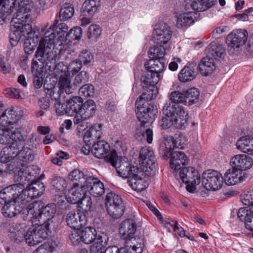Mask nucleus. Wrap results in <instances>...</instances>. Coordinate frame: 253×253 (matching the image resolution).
Wrapping results in <instances>:
<instances>
[{"label":"nucleus","instance_id":"1","mask_svg":"<svg viewBox=\"0 0 253 253\" xmlns=\"http://www.w3.org/2000/svg\"><path fill=\"white\" fill-rule=\"evenodd\" d=\"M16 3V12L11 20L10 40L12 45H16L26 34L32 35L33 30L30 24L26 23L30 16L32 5L25 0H18Z\"/></svg>","mask_w":253,"mask_h":253},{"label":"nucleus","instance_id":"2","mask_svg":"<svg viewBox=\"0 0 253 253\" xmlns=\"http://www.w3.org/2000/svg\"><path fill=\"white\" fill-rule=\"evenodd\" d=\"M154 98L153 94H141L136 101L137 118L142 123L152 122L156 118L158 112L157 108L156 106L149 103Z\"/></svg>","mask_w":253,"mask_h":253},{"label":"nucleus","instance_id":"3","mask_svg":"<svg viewBox=\"0 0 253 253\" xmlns=\"http://www.w3.org/2000/svg\"><path fill=\"white\" fill-rule=\"evenodd\" d=\"M54 211L53 209L47 206H42L40 208L38 203H36L30 204L26 209L25 212H27L28 218L30 219L32 223L35 222L49 227L52 223V219L54 215Z\"/></svg>","mask_w":253,"mask_h":253},{"label":"nucleus","instance_id":"4","mask_svg":"<svg viewBox=\"0 0 253 253\" xmlns=\"http://www.w3.org/2000/svg\"><path fill=\"white\" fill-rule=\"evenodd\" d=\"M20 128L13 130V127L4 129L0 127V143L7 145L10 151L18 150L25 144L26 135L21 134Z\"/></svg>","mask_w":253,"mask_h":253},{"label":"nucleus","instance_id":"5","mask_svg":"<svg viewBox=\"0 0 253 253\" xmlns=\"http://www.w3.org/2000/svg\"><path fill=\"white\" fill-rule=\"evenodd\" d=\"M108 161L116 168L119 174L126 178L129 179L133 174L137 173V171L140 169L136 166H131L128 161L119 159L117 153L115 150L111 152Z\"/></svg>","mask_w":253,"mask_h":253},{"label":"nucleus","instance_id":"6","mask_svg":"<svg viewBox=\"0 0 253 253\" xmlns=\"http://www.w3.org/2000/svg\"><path fill=\"white\" fill-rule=\"evenodd\" d=\"M50 233L49 227L35 223V225L28 229L24 238L29 246H34L46 240Z\"/></svg>","mask_w":253,"mask_h":253},{"label":"nucleus","instance_id":"7","mask_svg":"<svg viewBox=\"0 0 253 253\" xmlns=\"http://www.w3.org/2000/svg\"><path fill=\"white\" fill-rule=\"evenodd\" d=\"M105 205L108 214L113 218L121 217L125 211V205L121 197L114 192L108 193L105 198Z\"/></svg>","mask_w":253,"mask_h":253},{"label":"nucleus","instance_id":"8","mask_svg":"<svg viewBox=\"0 0 253 253\" xmlns=\"http://www.w3.org/2000/svg\"><path fill=\"white\" fill-rule=\"evenodd\" d=\"M202 184L207 190L216 191L221 188L223 183V177L218 171L208 169L204 171L202 175Z\"/></svg>","mask_w":253,"mask_h":253},{"label":"nucleus","instance_id":"9","mask_svg":"<svg viewBox=\"0 0 253 253\" xmlns=\"http://www.w3.org/2000/svg\"><path fill=\"white\" fill-rule=\"evenodd\" d=\"M156 157L153 151L150 147H143L139 152V163L148 175H154L156 170Z\"/></svg>","mask_w":253,"mask_h":253},{"label":"nucleus","instance_id":"10","mask_svg":"<svg viewBox=\"0 0 253 253\" xmlns=\"http://www.w3.org/2000/svg\"><path fill=\"white\" fill-rule=\"evenodd\" d=\"M179 176L182 182L187 184L186 189L189 192H193L196 186L201 181L200 173L193 167L182 168L179 171Z\"/></svg>","mask_w":253,"mask_h":253},{"label":"nucleus","instance_id":"11","mask_svg":"<svg viewBox=\"0 0 253 253\" xmlns=\"http://www.w3.org/2000/svg\"><path fill=\"white\" fill-rule=\"evenodd\" d=\"M159 80L160 77L158 76L157 73H153L147 70L141 78V85L145 90L142 94H153L154 97H156L158 91L155 85Z\"/></svg>","mask_w":253,"mask_h":253},{"label":"nucleus","instance_id":"12","mask_svg":"<svg viewBox=\"0 0 253 253\" xmlns=\"http://www.w3.org/2000/svg\"><path fill=\"white\" fill-rule=\"evenodd\" d=\"M52 46L46 45L41 47L39 45L36 52V58L42 63L45 64L46 68H48L51 64H55L58 53L51 48Z\"/></svg>","mask_w":253,"mask_h":253},{"label":"nucleus","instance_id":"13","mask_svg":"<svg viewBox=\"0 0 253 253\" xmlns=\"http://www.w3.org/2000/svg\"><path fill=\"white\" fill-rule=\"evenodd\" d=\"M151 175L148 174L147 171L140 169L128 180V182L132 189L141 192L148 186L149 176Z\"/></svg>","mask_w":253,"mask_h":253},{"label":"nucleus","instance_id":"14","mask_svg":"<svg viewBox=\"0 0 253 253\" xmlns=\"http://www.w3.org/2000/svg\"><path fill=\"white\" fill-rule=\"evenodd\" d=\"M137 226L135 222L132 219L123 221L120 224V234L122 239L126 240V244H131L133 238H141L133 236L136 232Z\"/></svg>","mask_w":253,"mask_h":253},{"label":"nucleus","instance_id":"15","mask_svg":"<svg viewBox=\"0 0 253 253\" xmlns=\"http://www.w3.org/2000/svg\"><path fill=\"white\" fill-rule=\"evenodd\" d=\"M172 33L170 27L165 23L156 25L153 32L155 42L158 44H166L170 40Z\"/></svg>","mask_w":253,"mask_h":253},{"label":"nucleus","instance_id":"16","mask_svg":"<svg viewBox=\"0 0 253 253\" xmlns=\"http://www.w3.org/2000/svg\"><path fill=\"white\" fill-rule=\"evenodd\" d=\"M248 33L245 29L233 31L227 37L226 43L228 47L234 49L238 48L246 42Z\"/></svg>","mask_w":253,"mask_h":253},{"label":"nucleus","instance_id":"17","mask_svg":"<svg viewBox=\"0 0 253 253\" xmlns=\"http://www.w3.org/2000/svg\"><path fill=\"white\" fill-rule=\"evenodd\" d=\"M84 187L91 195L95 197L102 196L105 192L103 183L92 176H86Z\"/></svg>","mask_w":253,"mask_h":253},{"label":"nucleus","instance_id":"18","mask_svg":"<svg viewBox=\"0 0 253 253\" xmlns=\"http://www.w3.org/2000/svg\"><path fill=\"white\" fill-rule=\"evenodd\" d=\"M22 184H12L3 188L0 192V204H5L17 199L19 191H22Z\"/></svg>","mask_w":253,"mask_h":253},{"label":"nucleus","instance_id":"19","mask_svg":"<svg viewBox=\"0 0 253 253\" xmlns=\"http://www.w3.org/2000/svg\"><path fill=\"white\" fill-rule=\"evenodd\" d=\"M188 113L184 110V115H178L171 121H168L166 119H162L160 121V126L164 129L173 126L177 129H184L188 124Z\"/></svg>","mask_w":253,"mask_h":253},{"label":"nucleus","instance_id":"20","mask_svg":"<svg viewBox=\"0 0 253 253\" xmlns=\"http://www.w3.org/2000/svg\"><path fill=\"white\" fill-rule=\"evenodd\" d=\"M34 166L27 167L23 166L17 171H15L14 176L15 181L19 182V183L26 184V182L33 181L36 177V172L33 170Z\"/></svg>","mask_w":253,"mask_h":253},{"label":"nucleus","instance_id":"21","mask_svg":"<svg viewBox=\"0 0 253 253\" xmlns=\"http://www.w3.org/2000/svg\"><path fill=\"white\" fill-rule=\"evenodd\" d=\"M23 208L22 201L17 198L11 202L5 203L1 211L5 217H12L20 213Z\"/></svg>","mask_w":253,"mask_h":253},{"label":"nucleus","instance_id":"22","mask_svg":"<svg viewBox=\"0 0 253 253\" xmlns=\"http://www.w3.org/2000/svg\"><path fill=\"white\" fill-rule=\"evenodd\" d=\"M66 221L70 228L79 230L85 225L86 219L85 215L83 213L72 211L67 213Z\"/></svg>","mask_w":253,"mask_h":253},{"label":"nucleus","instance_id":"23","mask_svg":"<svg viewBox=\"0 0 253 253\" xmlns=\"http://www.w3.org/2000/svg\"><path fill=\"white\" fill-rule=\"evenodd\" d=\"M41 32L43 33V38L40 41L39 45L43 47L46 45L47 47L53 46L54 45L60 41L59 35L56 31L51 28H47V26L45 25L41 28Z\"/></svg>","mask_w":253,"mask_h":253},{"label":"nucleus","instance_id":"24","mask_svg":"<svg viewBox=\"0 0 253 253\" xmlns=\"http://www.w3.org/2000/svg\"><path fill=\"white\" fill-rule=\"evenodd\" d=\"M252 158L245 154L236 155L230 160V164L233 169L242 171L250 169L253 165Z\"/></svg>","mask_w":253,"mask_h":253},{"label":"nucleus","instance_id":"25","mask_svg":"<svg viewBox=\"0 0 253 253\" xmlns=\"http://www.w3.org/2000/svg\"><path fill=\"white\" fill-rule=\"evenodd\" d=\"M162 111L163 115H165L162 119L171 121L178 115H184V108L178 104L169 101L165 104Z\"/></svg>","mask_w":253,"mask_h":253},{"label":"nucleus","instance_id":"26","mask_svg":"<svg viewBox=\"0 0 253 253\" xmlns=\"http://www.w3.org/2000/svg\"><path fill=\"white\" fill-rule=\"evenodd\" d=\"M96 110L95 103L90 99H88L82 104L80 112L76 113V122L81 120L82 119H89L95 115Z\"/></svg>","mask_w":253,"mask_h":253},{"label":"nucleus","instance_id":"27","mask_svg":"<svg viewBox=\"0 0 253 253\" xmlns=\"http://www.w3.org/2000/svg\"><path fill=\"white\" fill-rule=\"evenodd\" d=\"M20 111L15 110L13 108L6 109L0 116V125L6 126L13 125L20 118Z\"/></svg>","mask_w":253,"mask_h":253},{"label":"nucleus","instance_id":"28","mask_svg":"<svg viewBox=\"0 0 253 253\" xmlns=\"http://www.w3.org/2000/svg\"><path fill=\"white\" fill-rule=\"evenodd\" d=\"M17 1L18 0H0V6L2 5L0 11V25H3L7 20L10 19V15L15 8Z\"/></svg>","mask_w":253,"mask_h":253},{"label":"nucleus","instance_id":"29","mask_svg":"<svg viewBox=\"0 0 253 253\" xmlns=\"http://www.w3.org/2000/svg\"><path fill=\"white\" fill-rule=\"evenodd\" d=\"M223 177L226 185H233L244 181L246 177L242 171L233 168L232 169H228Z\"/></svg>","mask_w":253,"mask_h":253},{"label":"nucleus","instance_id":"30","mask_svg":"<svg viewBox=\"0 0 253 253\" xmlns=\"http://www.w3.org/2000/svg\"><path fill=\"white\" fill-rule=\"evenodd\" d=\"M197 15L195 11H188L180 14L177 17L176 26L178 29L186 28L194 22Z\"/></svg>","mask_w":253,"mask_h":253},{"label":"nucleus","instance_id":"31","mask_svg":"<svg viewBox=\"0 0 253 253\" xmlns=\"http://www.w3.org/2000/svg\"><path fill=\"white\" fill-rule=\"evenodd\" d=\"M198 67L201 74L205 77L212 74L216 68L214 59L209 56L202 58Z\"/></svg>","mask_w":253,"mask_h":253},{"label":"nucleus","instance_id":"32","mask_svg":"<svg viewBox=\"0 0 253 253\" xmlns=\"http://www.w3.org/2000/svg\"><path fill=\"white\" fill-rule=\"evenodd\" d=\"M198 67L196 63H189L180 71L178 74V79L180 82L186 83L195 79L196 76V71Z\"/></svg>","mask_w":253,"mask_h":253},{"label":"nucleus","instance_id":"33","mask_svg":"<svg viewBox=\"0 0 253 253\" xmlns=\"http://www.w3.org/2000/svg\"><path fill=\"white\" fill-rule=\"evenodd\" d=\"M91 152L97 158H105L110 154V145L105 141H98L92 145Z\"/></svg>","mask_w":253,"mask_h":253},{"label":"nucleus","instance_id":"34","mask_svg":"<svg viewBox=\"0 0 253 253\" xmlns=\"http://www.w3.org/2000/svg\"><path fill=\"white\" fill-rule=\"evenodd\" d=\"M100 7V0H86L82 5L81 11L84 15L92 17L99 12Z\"/></svg>","mask_w":253,"mask_h":253},{"label":"nucleus","instance_id":"35","mask_svg":"<svg viewBox=\"0 0 253 253\" xmlns=\"http://www.w3.org/2000/svg\"><path fill=\"white\" fill-rule=\"evenodd\" d=\"M188 163L185 154L181 151H174L171 153L170 166L175 170L181 169L182 167Z\"/></svg>","mask_w":253,"mask_h":253},{"label":"nucleus","instance_id":"36","mask_svg":"<svg viewBox=\"0 0 253 253\" xmlns=\"http://www.w3.org/2000/svg\"><path fill=\"white\" fill-rule=\"evenodd\" d=\"M131 244L119 249L118 253H142L145 242L143 238H133Z\"/></svg>","mask_w":253,"mask_h":253},{"label":"nucleus","instance_id":"37","mask_svg":"<svg viewBox=\"0 0 253 253\" xmlns=\"http://www.w3.org/2000/svg\"><path fill=\"white\" fill-rule=\"evenodd\" d=\"M66 108L69 115L74 117L76 113L80 112V109L83 104V100L81 97L74 96L71 99H67Z\"/></svg>","mask_w":253,"mask_h":253},{"label":"nucleus","instance_id":"38","mask_svg":"<svg viewBox=\"0 0 253 253\" xmlns=\"http://www.w3.org/2000/svg\"><path fill=\"white\" fill-rule=\"evenodd\" d=\"M236 146L243 152L253 155V137L246 136L241 138L237 141Z\"/></svg>","mask_w":253,"mask_h":253},{"label":"nucleus","instance_id":"39","mask_svg":"<svg viewBox=\"0 0 253 253\" xmlns=\"http://www.w3.org/2000/svg\"><path fill=\"white\" fill-rule=\"evenodd\" d=\"M144 66L147 70L153 73H157L160 77L159 74L164 70L165 64L164 60L150 59L145 63Z\"/></svg>","mask_w":253,"mask_h":253},{"label":"nucleus","instance_id":"40","mask_svg":"<svg viewBox=\"0 0 253 253\" xmlns=\"http://www.w3.org/2000/svg\"><path fill=\"white\" fill-rule=\"evenodd\" d=\"M75 186L70 190V195L67 198L68 201L72 204H78L84 196V193L82 189L83 185L79 183H75Z\"/></svg>","mask_w":253,"mask_h":253},{"label":"nucleus","instance_id":"41","mask_svg":"<svg viewBox=\"0 0 253 253\" xmlns=\"http://www.w3.org/2000/svg\"><path fill=\"white\" fill-rule=\"evenodd\" d=\"M29 35V38L32 39V41H33V44L32 45L30 40H27L24 42V46L25 51L28 54H31L32 53L33 51L35 49V47L36 46V44L39 42L40 38V30L38 29L35 30V28L33 29L32 31V34Z\"/></svg>","mask_w":253,"mask_h":253},{"label":"nucleus","instance_id":"42","mask_svg":"<svg viewBox=\"0 0 253 253\" xmlns=\"http://www.w3.org/2000/svg\"><path fill=\"white\" fill-rule=\"evenodd\" d=\"M58 86L59 91L67 94L72 93L76 89L74 85L71 84L70 75L59 77Z\"/></svg>","mask_w":253,"mask_h":253},{"label":"nucleus","instance_id":"43","mask_svg":"<svg viewBox=\"0 0 253 253\" xmlns=\"http://www.w3.org/2000/svg\"><path fill=\"white\" fill-rule=\"evenodd\" d=\"M21 184L23 185V188L22 191H19L18 193V199L22 201V202L24 201L29 202L33 199L39 197V195H37V193L35 192V190H33L31 184H29L25 189L24 185L23 183Z\"/></svg>","mask_w":253,"mask_h":253},{"label":"nucleus","instance_id":"44","mask_svg":"<svg viewBox=\"0 0 253 253\" xmlns=\"http://www.w3.org/2000/svg\"><path fill=\"white\" fill-rule=\"evenodd\" d=\"M21 148L22 149L21 150L19 149L18 150H13L12 151L13 154H16L18 159L23 162L32 161L34 159L35 155L32 150L28 147L24 148V146Z\"/></svg>","mask_w":253,"mask_h":253},{"label":"nucleus","instance_id":"45","mask_svg":"<svg viewBox=\"0 0 253 253\" xmlns=\"http://www.w3.org/2000/svg\"><path fill=\"white\" fill-rule=\"evenodd\" d=\"M96 234L97 232L94 228L85 227L81 232V241L86 244H90L96 238Z\"/></svg>","mask_w":253,"mask_h":253},{"label":"nucleus","instance_id":"46","mask_svg":"<svg viewBox=\"0 0 253 253\" xmlns=\"http://www.w3.org/2000/svg\"><path fill=\"white\" fill-rule=\"evenodd\" d=\"M208 55L214 59V60L221 58L224 53V49L220 44L211 43L208 48Z\"/></svg>","mask_w":253,"mask_h":253},{"label":"nucleus","instance_id":"47","mask_svg":"<svg viewBox=\"0 0 253 253\" xmlns=\"http://www.w3.org/2000/svg\"><path fill=\"white\" fill-rule=\"evenodd\" d=\"M151 47L149 50L150 59L164 60L163 58L166 54V48L163 44H159Z\"/></svg>","mask_w":253,"mask_h":253},{"label":"nucleus","instance_id":"48","mask_svg":"<svg viewBox=\"0 0 253 253\" xmlns=\"http://www.w3.org/2000/svg\"><path fill=\"white\" fill-rule=\"evenodd\" d=\"M48 69L50 71H54L58 78L70 75L69 69H68V65H66L63 62H60L57 64L56 61L55 64H51V65H50Z\"/></svg>","mask_w":253,"mask_h":253},{"label":"nucleus","instance_id":"49","mask_svg":"<svg viewBox=\"0 0 253 253\" xmlns=\"http://www.w3.org/2000/svg\"><path fill=\"white\" fill-rule=\"evenodd\" d=\"M187 105H192L198 101L200 92L196 88H191L185 91Z\"/></svg>","mask_w":253,"mask_h":253},{"label":"nucleus","instance_id":"50","mask_svg":"<svg viewBox=\"0 0 253 253\" xmlns=\"http://www.w3.org/2000/svg\"><path fill=\"white\" fill-rule=\"evenodd\" d=\"M175 144L171 139L165 140L160 147V150L163 154V157L167 158L171 156V153H173V148Z\"/></svg>","mask_w":253,"mask_h":253},{"label":"nucleus","instance_id":"51","mask_svg":"<svg viewBox=\"0 0 253 253\" xmlns=\"http://www.w3.org/2000/svg\"><path fill=\"white\" fill-rule=\"evenodd\" d=\"M75 13L74 7L69 4H65L60 11V18L61 20H67L71 18Z\"/></svg>","mask_w":253,"mask_h":253},{"label":"nucleus","instance_id":"52","mask_svg":"<svg viewBox=\"0 0 253 253\" xmlns=\"http://www.w3.org/2000/svg\"><path fill=\"white\" fill-rule=\"evenodd\" d=\"M169 99L170 102L176 104L182 103L186 105V101L185 99V91L180 92L179 91H173L170 94Z\"/></svg>","mask_w":253,"mask_h":253},{"label":"nucleus","instance_id":"53","mask_svg":"<svg viewBox=\"0 0 253 253\" xmlns=\"http://www.w3.org/2000/svg\"><path fill=\"white\" fill-rule=\"evenodd\" d=\"M253 214V208H241L239 210L237 215L240 220L245 221V224L246 225V222L250 219Z\"/></svg>","mask_w":253,"mask_h":253},{"label":"nucleus","instance_id":"54","mask_svg":"<svg viewBox=\"0 0 253 253\" xmlns=\"http://www.w3.org/2000/svg\"><path fill=\"white\" fill-rule=\"evenodd\" d=\"M93 59V55L86 49L82 50L79 55L78 60L84 65H87Z\"/></svg>","mask_w":253,"mask_h":253},{"label":"nucleus","instance_id":"55","mask_svg":"<svg viewBox=\"0 0 253 253\" xmlns=\"http://www.w3.org/2000/svg\"><path fill=\"white\" fill-rule=\"evenodd\" d=\"M88 74L86 71H82L75 77L73 82L74 86H79L81 84L88 82Z\"/></svg>","mask_w":253,"mask_h":253},{"label":"nucleus","instance_id":"56","mask_svg":"<svg viewBox=\"0 0 253 253\" xmlns=\"http://www.w3.org/2000/svg\"><path fill=\"white\" fill-rule=\"evenodd\" d=\"M89 35L88 38L92 40H96L100 37L102 30L101 27L96 24H92L88 28Z\"/></svg>","mask_w":253,"mask_h":253},{"label":"nucleus","instance_id":"57","mask_svg":"<svg viewBox=\"0 0 253 253\" xmlns=\"http://www.w3.org/2000/svg\"><path fill=\"white\" fill-rule=\"evenodd\" d=\"M68 27L66 24L61 23L58 25L55 31L59 35L58 38H60V42L67 40V34H68Z\"/></svg>","mask_w":253,"mask_h":253},{"label":"nucleus","instance_id":"58","mask_svg":"<svg viewBox=\"0 0 253 253\" xmlns=\"http://www.w3.org/2000/svg\"><path fill=\"white\" fill-rule=\"evenodd\" d=\"M79 93L80 96L85 97L93 96L94 87L91 84H84L80 88Z\"/></svg>","mask_w":253,"mask_h":253},{"label":"nucleus","instance_id":"59","mask_svg":"<svg viewBox=\"0 0 253 253\" xmlns=\"http://www.w3.org/2000/svg\"><path fill=\"white\" fill-rule=\"evenodd\" d=\"M78 204L80 207L85 212L90 211L92 207V201L89 196H84Z\"/></svg>","mask_w":253,"mask_h":253},{"label":"nucleus","instance_id":"60","mask_svg":"<svg viewBox=\"0 0 253 253\" xmlns=\"http://www.w3.org/2000/svg\"><path fill=\"white\" fill-rule=\"evenodd\" d=\"M82 36V29L80 27H76L72 29L67 34V40H80Z\"/></svg>","mask_w":253,"mask_h":253},{"label":"nucleus","instance_id":"61","mask_svg":"<svg viewBox=\"0 0 253 253\" xmlns=\"http://www.w3.org/2000/svg\"><path fill=\"white\" fill-rule=\"evenodd\" d=\"M66 180L61 176H54L51 181L52 185L56 189L61 190L66 186Z\"/></svg>","mask_w":253,"mask_h":253},{"label":"nucleus","instance_id":"62","mask_svg":"<svg viewBox=\"0 0 253 253\" xmlns=\"http://www.w3.org/2000/svg\"><path fill=\"white\" fill-rule=\"evenodd\" d=\"M34 181L30 184L33 187V190H35V192L37 193V195L40 197L43 194L45 191V186L44 184L40 180H38L35 182Z\"/></svg>","mask_w":253,"mask_h":253},{"label":"nucleus","instance_id":"63","mask_svg":"<svg viewBox=\"0 0 253 253\" xmlns=\"http://www.w3.org/2000/svg\"><path fill=\"white\" fill-rule=\"evenodd\" d=\"M3 93L7 97H9L15 99H22L20 94L19 89L12 87L7 88L3 90Z\"/></svg>","mask_w":253,"mask_h":253},{"label":"nucleus","instance_id":"64","mask_svg":"<svg viewBox=\"0 0 253 253\" xmlns=\"http://www.w3.org/2000/svg\"><path fill=\"white\" fill-rule=\"evenodd\" d=\"M82 67V63L78 60H75L72 61L68 65V69H69V73H72L74 75L77 74L79 71Z\"/></svg>","mask_w":253,"mask_h":253}]
</instances>
